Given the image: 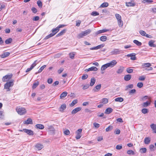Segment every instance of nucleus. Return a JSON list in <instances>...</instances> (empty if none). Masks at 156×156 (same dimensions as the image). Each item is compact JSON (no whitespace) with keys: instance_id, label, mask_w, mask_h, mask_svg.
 I'll return each mask as SVG.
<instances>
[{"instance_id":"obj_15","label":"nucleus","mask_w":156,"mask_h":156,"mask_svg":"<svg viewBox=\"0 0 156 156\" xmlns=\"http://www.w3.org/2000/svg\"><path fill=\"white\" fill-rule=\"evenodd\" d=\"M151 104V101H147L144 102L142 104L143 107H147Z\"/></svg>"},{"instance_id":"obj_56","label":"nucleus","mask_w":156,"mask_h":156,"mask_svg":"<svg viewBox=\"0 0 156 156\" xmlns=\"http://www.w3.org/2000/svg\"><path fill=\"white\" fill-rule=\"evenodd\" d=\"M143 2L144 3H151L153 2V1L151 0H143Z\"/></svg>"},{"instance_id":"obj_50","label":"nucleus","mask_w":156,"mask_h":156,"mask_svg":"<svg viewBox=\"0 0 156 156\" xmlns=\"http://www.w3.org/2000/svg\"><path fill=\"white\" fill-rule=\"evenodd\" d=\"M141 111L142 113L144 114H145L148 112V109L147 108H143Z\"/></svg>"},{"instance_id":"obj_14","label":"nucleus","mask_w":156,"mask_h":156,"mask_svg":"<svg viewBox=\"0 0 156 156\" xmlns=\"http://www.w3.org/2000/svg\"><path fill=\"white\" fill-rule=\"evenodd\" d=\"M155 41L153 40H151L148 42V44L149 46L151 47H155L156 45L154 44Z\"/></svg>"},{"instance_id":"obj_19","label":"nucleus","mask_w":156,"mask_h":156,"mask_svg":"<svg viewBox=\"0 0 156 156\" xmlns=\"http://www.w3.org/2000/svg\"><path fill=\"white\" fill-rule=\"evenodd\" d=\"M109 30V29H104L102 30H99L98 31H97L96 33V34H99L102 33H104L105 32H106L107 31H108Z\"/></svg>"},{"instance_id":"obj_23","label":"nucleus","mask_w":156,"mask_h":156,"mask_svg":"<svg viewBox=\"0 0 156 156\" xmlns=\"http://www.w3.org/2000/svg\"><path fill=\"white\" fill-rule=\"evenodd\" d=\"M119 49H114L113 51H112L111 53L114 55H117L119 54Z\"/></svg>"},{"instance_id":"obj_4","label":"nucleus","mask_w":156,"mask_h":156,"mask_svg":"<svg viewBox=\"0 0 156 156\" xmlns=\"http://www.w3.org/2000/svg\"><path fill=\"white\" fill-rule=\"evenodd\" d=\"M12 74L7 75L3 76L2 79V80L3 82L7 81L10 80L12 77Z\"/></svg>"},{"instance_id":"obj_2","label":"nucleus","mask_w":156,"mask_h":156,"mask_svg":"<svg viewBox=\"0 0 156 156\" xmlns=\"http://www.w3.org/2000/svg\"><path fill=\"white\" fill-rule=\"evenodd\" d=\"M13 82L12 81L7 82L4 85V89H6L7 91H9L10 90V87L13 85Z\"/></svg>"},{"instance_id":"obj_53","label":"nucleus","mask_w":156,"mask_h":156,"mask_svg":"<svg viewBox=\"0 0 156 156\" xmlns=\"http://www.w3.org/2000/svg\"><path fill=\"white\" fill-rule=\"evenodd\" d=\"M139 33L141 35L144 36H145L146 34L145 32L143 30H140L139 31Z\"/></svg>"},{"instance_id":"obj_38","label":"nucleus","mask_w":156,"mask_h":156,"mask_svg":"<svg viewBox=\"0 0 156 156\" xmlns=\"http://www.w3.org/2000/svg\"><path fill=\"white\" fill-rule=\"evenodd\" d=\"M90 71H97L98 70V68L94 66H92L89 68Z\"/></svg>"},{"instance_id":"obj_20","label":"nucleus","mask_w":156,"mask_h":156,"mask_svg":"<svg viewBox=\"0 0 156 156\" xmlns=\"http://www.w3.org/2000/svg\"><path fill=\"white\" fill-rule=\"evenodd\" d=\"M91 32V30L90 29H87L84 31H82L84 36H85L89 34Z\"/></svg>"},{"instance_id":"obj_25","label":"nucleus","mask_w":156,"mask_h":156,"mask_svg":"<svg viewBox=\"0 0 156 156\" xmlns=\"http://www.w3.org/2000/svg\"><path fill=\"white\" fill-rule=\"evenodd\" d=\"M135 5V3H133L132 2H128L126 3V5L128 7L133 6H134Z\"/></svg>"},{"instance_id":"obj_35","label":"nucleus","mask_w":156,"mask_h":156,"mask_svg":"<svg viewBox=\"0 0 156 156\" xmlns=\"http://www.w3.org/2000/svg\"><path fill=\"white\" fill-rule=\"evenodd\" d=\"M12 39L11 38H9L7 39L5 41V43L6 44H9L12 42Z\"/></svg>"},{"instance_id":"obj_62","label":"nucleus","mask_w":156,"mask_h":156,"mask_svg":"<svg viewBox=\"0 0 156 156\" xmlns=\"http://www.w3.org/2000/svg\"><path fill=\"white\" fill-rule=\"evenodd\" d=\"M64 133L66 135H69L70 134V132L69 130L67 129L64 131Z\"/></svg>"},{"instance_id":"obj_57","label":"nucleus","mask_w":156,"mask_h":156,"mask_svg":"<svg viewBox=\"0 0 156 156\" xmlns=\"http://www.w3.org/2000/svg\"><path fill=\"white\" fill-rule=\"evenodd\" d=\"M88 77V75L87 74H83L82 76V79L83 80H84L87 79Z\"/></svg>"},{"instance_id":"obj_10","label":"nucleus","mask_w":156,"mask_h":156,"mask_svg":"<svg viewBox=\"0 0 156 156\" xmlns=\"http://www.w3.org/2000/svg\"><path fill=\"white\" fill-rule=\"evenodd\" d=\"M66 105L65 104H63L59 108V111L60 112H63V110L66 109Z\"/></svg>"},{"instance_id":"obj_30","label":"nucleus","mask_w":156,"mask_h":156,"mask_svg":"<svg viewBox=\"0 0 156 156\" xmlns=\"http://www.w3.org/2000/svg\"><path fill=\"white\" fill-rule=\"evenodd\" d=\"M46 67V65H44L41 66L38 71V72L35 73L36 74L41 72Z\"/></svg>"},{"instance_id":"obj_58","label":"nucleus","mask_w":156,"mask_h":156,"mask_svg":"<svg viewBox=\"0 0 156 156\" xmlns=\"http://www.w3.org/2000/svg\"><path fill=\"white\" fill-rule=\"evenodd\" d=\"M145 77L144 76H140L139 78V80L140 81H144L145 80Z\"/></svg>"},{"instance_id":"obj_12","label":"nucleus","mask_w":156,"mask_h":156,"mask_svg":"<svg viewBox=\"0 0 156 156\" xmlns=\"http://www.w3.org/2000/svg\"><path fill=\"white\" fill-rule=\"evenodd\" d=\"M113 111V109L111 108H108L105 111V113L109 114L111 113Z\"/></svg>"},{"instance_id":"obj_51","label":"nucleus","mask_w":156,"mask_h":156,"mask_svg":"<svg viewBox=\"0 0 156 156\" xmlns=\"http://www.w3.org/2000/svg\"><path fill=\"white\" fill-rule=\"evenodd\" d=\"M154 146L153 144H151L149 146V148L151 151H154L155 150L154 149Z\"/></svg>"},{"instance_id":"obj_1","label":"nucleus","mask_w":156,"mask_h":156,"mask_svg":"<svg viewBox=\"0 0 156 156\" xmlns=\"http://www.w3.org/2000/svg\"><path fill=\"white\" fill-rule=\"evenodd\" d=\"M117 64L115 60H113L109 63H107L102 66L101 68V70H104L108 67H113Z\"/></svg>"},{"instance_id":"obj_42","label":"nucleus","mask_w":156,"mask_h":156,"mask_svg":"<svg viewBox=\"0 0 156 156\" xmlns=\"http://www.w3.org/2000/svg\"><path fill=\"white\" fill-rule=\"evenodd\" d=\"M83 36H84V35L82 32L79 34L77 36V37L78 39L81 38L83 37Z\"/></svg>"},{"instance_id":"obj_36","label":"nucleus","mask_w":156,"mask_h":156,"mask_svg":"<svg viewBox=\"0 0 156 156\" xmlns=\"http://www.w3.org/2000/svg\"><path fill=\"white\" fill-rule=\"evenodd\" d=\"M151 66V64L149 63L143 64L142 66L143 68L145 67H149Z\"/></svg>"},{"instance_id":"obj_40","label":"nucleus","mask_w":156,"mask_h":156,"mask_svg":"<svg viewBox=\"0 0 156 156\" xmlns=\"http://www.w3.org/2000/svg\"><path fill=\"white\" fill-rule=\"evenodd\" d=\"M127 154L129 155H134L135 154L134 152L132 150H129L127 152Z\"/></svg>"},{"instance_id":"obj_13","label":"nucleus","mask_w":156,"mask_h":156,"mask_svg":"<svg viewBox=\"0 0 156 156\" xmlns=\"http://www.w3.org/2000/svg\"><path fill=\"white\" fill-rule=\"evenodd\" d=\"M151 140L149 137H145L144 139V143L146 144H148L150 143Z\"/></svg>"},{"instance_id":"obj_55","label":"nucleus","mask_w":156,"mask_h":156,"mask_svg":"<svg viewBox=\"0 0 156 156\" xmlns=\"http://www.w3.org/2000/svg\"><path fill=\"white\" fill-rule=\"evenodd\" d=\"M143 85V84L142 82H139L137 84V87L139 88H141Z\"/></svg>"},{"instance_id":"obj_48","label":"nucleus","mask_w":156,"mask_h":156,"mask_svg":"<svg viewBox=\"0 0 156 156\" xmlns=\"http://www.w3.org/2000/svg\"><path fill=\"white\" fill-rule=\"evenodd\" d=\"M118 25L120 27H122L123 25L122 21L121 19V20H118Z\"/></svg>"},{"instance_id":"obj_18","label":"nucleus","mask_w":156,"mask_h":156,"mask_svg":"<svg viewBox=\"0 0 156 156\" xmlns=\"http://www.w3.org/2000/svg\"><path fill=\"white\" fill-rule=\"evenodd\" d=\"M9 55L10 53L9 52H5L1 55V57L2 58H4L8 56Z\"/></svg>"},{"instance_id":"obj_45","label":"nucleus","mask_w":156,"mask_h":156,"mask_svg":"<svg viewBox=\"0 0 156 156\" xmlns=\"http://www.w3.org/2000/svg\"><path fill=\"white\" fill-rule=\"evenodd\" d=\"M131 67L127 68L126 70V72L128 73H131L133 72V69H130Z\"/></svg>"},{"instance_id":"obj_54","label":"nucleus","mask_w":156,"mask_h":156,"mask_svg":"<svg viewBox=\"0 0 156 156\" xmlns=\"http://www.w3.org/2000/svg\"><path fill=\"white\" fill-rule=\"evenodd\" d=\"M91 15L93 16H98L99 15V13L96 11H93L91 13Z\"/></svg>"},{"instance_id":"obj_11","label":"nucleus","mask_w":156,"mask_h":156,"mask_svg":"<svg viewBox=\"0 0 156 156\" xmlns=\"http://www.w3.org/2000/svg\"><path fill=\"white\" fill-rule=\"evenodd\" d=\"M23 123L25 124H32L33 123L31 119L28 118L27 120L23 121Z\"/></svg>"},{"instance_id":"obj_63","label":"nucleus","mask_w":156,"mask_h":156,"mask_svg":"<svg viewBox=\"0 0 156 156\" xmlns=\"http://www.w3.org/2000/svg\"><path fill=\"white\" fill-rule=\"evenodd\" d=\"M93 125L96 128H98L99 127L100 125V124L98 123L95 122L93 123Z\"/></svg>"},{"instance_id":"obj_44","label":"nucleus","mask_w":156,"mask_h":156,"mask_svg":"<svg viewBox=\"0 0 156 156\" xmlns=\"http://www.w3.org/2000/svg\"><path fill=\"white\" fill-rule=\"evenodd\" d=\"M150 127L153 130L156 129V124H155L152 123L150 125Z\"/></svg>"},{"instance_id":"obj_39","label":"nucleus","mask_w":156,"mask_h":156,"mask_svg":"<svg viewBox=\"0 0 156 156\" xmlns=\"http://www.w3.org/2000/svg\"><path fill=\"white\" fill-rule=\"evenodd\" d=\"M77 102V100H74L70 104V106L71 107L73 106Z\"/></svg>"},{"instance_id":"obj_3","label":"nucleus","mask_w":156,"mask_h":156,"mask_svg":"<svg viewBox=\"0 0 156 156\" xmlns=\"http://www.w3.org/2000/svg\"><path fill=\"white\" fill-rule=\"evenodd\" d=\"M16 111L20 115H23L26 112V109L24 108H16Z\"/></svg>"},{"instance_id":"obj_22","label":"nucleus","mask_w":156,"mask_h":156,"mask_svg":"<svg viewBox=\"0 0 156 156\" xmlns=\"http://www.w3.org/2000/svg\"><path fill=\"white\" fill-rule=\"evenodd\" d=\"M108 102V99L106 98L102 99L100 103H102L103 104H105Z\"/></svg>"},{"instance_id":"obj_64","label":"nucleus","mask_w":156,"mask_h":156,"mask_svg":"<svg viewBox=\"0 0 156 156\" xmlns=\"http://www.w3.org/2000/svg\"><path fill=\"white\" fill-rule=\"evenodd\" d=\"M31 10L34 13H36L37 12V9L34 7H32L31 9Z\"/></svg>"},{"instance_id":"obj_21","label":"nucleus","mask_w":156,"mask_h":156,"mask_svg":"<svg viewBox=\"0 0 156 156\" xmlns=\"http://www.w3.org/2000/svg\"><path fill=\"white\" fill-rule=\"evenodd\" d=\"M66 31V29H64L62 30L58 34L56 35V37H58L63 35Z\"/></svg>"},{"instance_id":"obj_59","label":"nucleus","mask_w":156,"mask_h":156,"mask_svg":"<svg viewBox=\"0 0 156 156\" xmlns=\"http://www.w3.org/2000/svg\"><path fill=\"white\" fill-rule=\"evenodd\" d=\"M122 148V145H116V148L117 150H120Z\"/></svg>"},{"instance_id":"obj_16","label":"nucleus","mask_w":156,"mask_h":156,"mask_svg":"<svg viewBox=\"0 0 156 156\" xmlns=\"http://www.w3.org/2000/svg\"><path fill=\"white\" fill-rule=\"evenodd\" d=\"M96 82V80L94 77L92 78L90 80V86H93L94 84Z\"/></svg>"},{"instance_id":"obj_47","label":"nucleus","mask_w":156,"mask_h":156,"mask_svg":"<svg viewBox=\"0 0 156 156\" xmlns=\"http://www.w3.org/2000/svg\"><path fill=\"white\" fill-rule=\"evenodd\" d=\"M113 129V126H109L107 128H106L105 130L106 132H108L111 130Z\"/></svg>"},{"instance_id":"obj_61","label":"nucleus","mask_w":156,"mask_h":156,"mask_svg":"<svg viewBox=\"0 0 156 156\" xmlns=\"http://www.w3.org/2000/svg\"><path fill=\"white\" fill-rule=\"evenodd\" d=\"M89 86L90 85L88 84H86L83 86V90L86 89L89 87Z\"/></svg>"},{"instance_id":"obj_31","label":"nucleus","mask_w":156,"mask_h":156,"mask_svg":"<svg viewBox=\"0 0 156 156\" xmlns=\"http://www.w3.org/2000/svg\"><path fill=\"white\" fill-rule=\"evenodd\" d=\"M123 99L121 97H118L115 99V101L116 102H122L123 101Z\"/></svg>"},{"instance_id":"obj_49","label":"nucleus","mask_w":156,"mask_h":156,"mask_svg":"<svg viewBox=\"0 0 156 156\" xmlns=\"http://www.w3.org/2000/svg\"><path fill=\"white\" fill-rule=\"evenodd\" d=\"M74 52H73L72 53H69V55L70 58L72 59H73L74 58V56L75 55V54L74 53Z\"/></svg>"},{"instance_id":"obj_43","label":"nucleus","mask_w":156,"mask_h":156,"mask_svg":"<svg viewBox=\"0 0 156 156\" xmlns=\"http://www.w3.org/2000/svg\"><path fill=\"white\" fill-rule=\"evenodd\" d=\"M133 85L132 84L126 86V90H127L129 88H132L133 87Z\"/></svg>"},{"instance_id":"obj_24","label":"nucleus","mask_w":156,"mask_h":156,"mask_svg":"<svg viewBox=\"0 0 156 156\" xmlns=\"http://www.w3.org/2000/svg\"><path fill=\"white\" fill-rule=\"evenodd\" d=\"M68 93L66 91L63 92L62 94H61L60 96V98L61 99L64 98L66 96H67Z\"/></svg>"},{"instance_id":"obj_9","label":"nucleus","mask_w":156,"mask_h":156,"mask_svg":"<svg viewBox=\"0 0 156 156\" xmlns=\"http://www.w3.org/2000/svg\"><path fill=\"white\" fill-rule=\"evenodd\" d=\"M35 147L39 151L41 150L43 147V145L41 144L37 143L35 145Z\"/></svg>"},{"instance_id":"obj_17","label":"nucleus","mask_w":156,"mask_h":156,"mask_svg":"<svg viewBox=\"0 0 156 156\" xmlns=\"http://www.w3.org/2000/svg\"><path fill=\"white\" fill-rule=\"evenodd\" d=\"M131 78V76L129 74H127L125 75L124 77V80L126 81L130 80Z\"/></svg>"},{"instance_id":"obj_8","label":"nucleus","mask_w":156,"mask_h":156,"mask_svg":"<svg viewBox=\"0 0 156 156\" xmlns=\"http://www.w3.org/2000/svg\"><path fill=\"white\" fill-rule=\"evenodd\" d=\"M124 69V67L123 66H120L116 71V73L118 74H121L123 72Z\"/></svg>"},{"instance_id":"obj_41","label":"nucleus","mask_w":156,"mask_h":156,"mask_svg":"<svg viewBox=\"0 0 156 156\" xmlns=\"http://www.w3.org/2000/svg\"><path fill=\"white\" fill-rule=\"evenodd\" d=\"M140 150L141 153H145L146 152L147 149L145 147L142 148L140 149Z\"/></svg>"},{"instance_id":"obj_5","label":"nucleus","mask_w":156,"mask_h":156,"mask_svg":"<svg viewBox=\"0 0 156 156\" xmlns=\"http://www.w3.org/2000/svg\"><path fill=\"white\" fill-rule=\"evenodd\" d=\"M21 131H23L29 135H33L34 134V132L33 131L30 129H24Z\"/></svg>"},{"instance_id":"obj_27","label":"nucleus","mask_w":156,"mask_h":156,"mask_svg":"<svg viewBox=\"0 0 156 156\" xmlns=\"http://www.w3.org/2000/svg\"><path fill=\"white\" fill-rule=\"evenodd\" d=\"M55 35V33H51L50 34H49L47 36L44 38V39L45 40L47 39H48L49 38L53 37Z\"/></svg>"},{"instance_id":"obj_52","label":"nucleus","mask_w":156,"mask_h":156,"mask_svg":"<svg viewBox=\"0 0 156 156\" xmlns=\"http://www.w3.org/2000/svg\"><path fill=\"white\" fill-rule=\"evenodd\" d=\"M115 16L118 20H121V17L119 14H116Z\"/></svg>"},{"instance_id":"obj_7","label":"nucleus","mask_w":156,"mask_h":156,"mask_svg":"<svg viewBox=\"0 0 156 156\" xmlns=\"http://www.w3.org/2000/svg\"><path fill=\"white\" fill-rule=\"evenodd\" d=\"M101 85L99 84L96 86L92 90L94 92H96L98 91L101 88Z\"/></svg>"},{"instance_id":"obj_29","label":"nucleus","mask_w":156,"mask_h":156,"mask_svg":"<svg viewBox=\"0 0 156 156\" xmlns=\"http://www.w3.org/2000/svg\"><path fill=\"white\" fill-rule=\"evenodd\" d=\"M55 35V33H51L50 34H49L47 36L44 38V39L45 40L47 39H48L49 38L53 37Z\"/></svg>"},{"instance_id":"obj_26","label":"nucleus","mask_w":156,"mask_h":156,"mask_svg":"<svg viewBox=\"0 0 156 156\" xmlns=\"http://www.w3.org/2000/svg\"><path fill=\"white\" fill-rule=\"evenodd\" d=\"M35 126L37 128L40 129H42L44 128V125L41 124H37Z\"/></svg>"},{"instance_id":"obj_46","label":"nucleus","mask_w":156,"mask_h":156,"mask_svg":"<svg viewBox=\"0 0 156 156\" xmlns=\"http://www.w3.org/2000/svg\"><path fill=\"white\" fill-rule=\"evenodd\" d=\"M107 37L105 36H102L100 37V40L101 41H106L107 40Z\"/></svg>"},{"instance_id":"obj_60","label":"nucleus","mask_w":156,"mask_h":156,"mask_svg":"<svg viewBox=\"0 0 156 156\" xmlns=\"http://www.w3.org/2000/svg\"><path fill=\"white\" fill-rule=\"evenodd\" d=\"M39 19V17L38 16H36L33 18V20L34 21H37Z\"/></svg>"},{"instance_id":"obj_32","label":"nucleus","mask_w":156,"mask_h":156,"mask_svg":"<svg viewBox=\"0 0 156 156\" xmlns=\"http://www.w3.org/2000/svg\"><path fill=\"white\" fill-rule=\"evenodd\" d=\"M108 5V4L107 2H104L101 4L100 6V7L104 8L107 7Z\"/></svg>"},{"instance_id":"obj_33","label":"nucleus","mask_w":156,"mask_h":156,"mask_svg":"<svg viewBox=\"0 0 156 156\" xmlns=\"http://www.w3.org/2000/svg\"><path fill=\"white\" fill-rule=\"evenodd\" d=\"M59 30L58 28L56 27V28L53 29L52 30V33H55V34H56L59 31Z\"/></svg>"},{"instance_id":"obj_6","label":"nucleus","mask_w":156,"mask_h":156,"mask_svg":"<svg viewBox=\"0 0 156 156\" xmlns=\"http://www.w3.org/2000/svg\"><path fill=\"white\" fill-rule=\"evenodd\" d=\"M81 109V108L80 107H79L73 109L71 112V114L72 115H74L78 112L80 111Z\"/></svg>"},{"instance_id":"obj_37","label":"nucleus","mask_w":156,"mask_h":156,"mask_svg":"<svg viewBox=\"0 0 156 156\" xmlns=\"http://www.w3.org/2000/svg\"><path fill=\"white\" fill-rule=\"evenodd\" d=\"M39 85V82L37 81V82H34L33 83L32 88L33 89H35Z\"/></svg>"},{"instance_id":"obj_28","label":"nucleus","mask_w":156,"mask_h":156,"mask_svg":"<svg viewBox=\"0 0 156 156\" xmlns=\"http://www.w3.org/2000/svg\"><path fill=\"white\" fill-rule=\"evenodd\" d=\"M55 35V33H51L50 34H49L47 36L44 38V39L45 40L47 39H48L49 38L53 37Z\"/></svg>"},{"instance_id":"obj_34","label":"nucleus","mask_w":156,"mask_h":156,"mask_svg":"<svg viewBox=\"0 0 156 156\" xmlns=\"http://www.w3.org/2000/svg\"><path fill=\"white\" fill-rule=\"evenodd\" d=\"M133 42L134 43L138 46H141L142 44V43L141 42L136 40H134L133 41Z\"/></svg>"}]
</instances>
